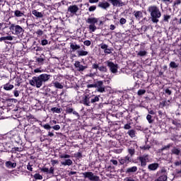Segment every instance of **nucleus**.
Here are the masks:
<instances>
[{
    "mask_svg": "<svg viewBox=\"0 0 181 181\" xmlns=\"http://www.w3.org/2000/svg\"><path fill=\"white\" fill-rule=\"evenodd\" d=\"M11 30H14V35H21L23 32V28L21 27L20 25H15L14 24H12L10 27Z\"/></svg>",
    "mask_w": 181,
    "mask_h": 181,
    "instance_id": "nucleus-5",
    "label": "nucleus"
},
{
    "mask_svg": "<svg viewBox=\"0 0 181 181\" xmlns=\"http://www.w3.org/2000/svg\"><path fill=\"white\" fill-rule=\"evenodd\" d=\"M178 64H176L175 62H171L170 63V67H171V69H176L178 67Z\"/></svg>",
    "mask_w": 181,
    "mask_h": 181,
    "instance_id": "nucleus-31",
    "label": "nucleus"
},
{
    "mask_svg": "<svg viewBox=\"0 0 181 181\" xmlns=\"http://www.w3.org/2000/svg\"><path fill=\"white\" fill-rule=\"evenodd\" d=\"M98 6L103 9H107V8H110V4L108 2H102L98 4Z\"/></svg>",
    "mask_w": 181,
    "mask_h": 181,
    "instance_id": "nucleus-18",
    "label": "nucleus"
},
{
    "mask_svg": "<svg viewBox=\"0 0 181 181\" xmlns=\"http://www.w3.org/2000/svg\"><path fill=\"white\" fill-rule=\"evenodd\" d=\"M110 30H115V25H110Z\"/></svg>",
    "mask_w": 181,
    "mask_h": 181,
    "instance_id": "nucleus-60",
    "label": "nucleus"
},
{
    "mask_svg": "<svg viewBox=\"0 0 181 181\" xmlns=\"http://www.w3.org/2000/svg\"><path fill=\"white\" fill-rule=\"evenodd\" d=\"M139 160L141 162V166H146V163L149 162V156L144 155L139 157Z\"/></svg>",
    "mask_w": 181,
    "mask_h": 181,
    "instance_id": "nucleus-8",
    "label": "nucleus"
},
{
    "mask_svg": "<svg viewBox=\"0 0 181 181\" xmlns=\"http://www.w3.org/2000/svg\"><path fill=\"white\" fill-rule=\"evenodd\" d=\"M96 87H97L96 83L87 85L88 88H96Z\"/></svg>",
    "mask_w": 181,
    "mask_h": 181,
    "instance_id": "nucleus-41",
    "label": "nucleus"
},
{
    "mask_svg": "<svg viewBox=\"0 0 181 181\" xmlns=\"http://www.w3.org/2000/svg\"><path fill=\"white\" fill-rule=\"evenodd\" d=\"M83 44L85 45V46H90L91 45V41L86 40L83 42Z\"/></svg>",
    "mask_w": 181,
    "mask_h": 181,
    "instance_id": "nucleus-47",
    "label": "nucleus"
},
{
    "mask_svg": "<svg viewBox=\"0 0 181 181\" xmlns=\"http://www.w3.org/2000/svg\"><path fill=\"white\" fill-rule=\"evenodd\" d=\"M51 163L53 166H54V165H57V163H59V160H51Z\"/></svg>",
    "mask_w": 181,
    "mask_h": 181,
    "instance_id": "nucleus-49",
    "label": "nucleus"
},
{
    "mask_svg": "<svg viewBox=\"0 0 181 181\" xmlns=\"http://www.w3.org/2000/svg\"><path fill=\"white\" fill-rule=\"evenodd\" d=\"M90 98H88V96H85V98L83 99V105H86L87 107H90Z\"/></svg>",
    "mask_w": 181,
    "mask_h": 181,
    "instance_id": "nucleus-22",
    "label": "nucleus"
},
{
    "mask_svg": "<svg viewBox=\"0 0 181 181\" xmlns=\"http://www.w3.org/2000/svg\"><path fill=\"white\" fill-rule=\"evenodd\" d=\"M169 19H170V16L164 15V16H163V21H164L165 22H168V21H169Z\"/></svg>",
    "mask_w": 181,
    "mask_h": 181,
    "instance_id": "nucleus-43",
    "label": "nucleus"
},
{
    "mask_svg": "<svg viewBox=\"0 0 181 181\" xmlns=\"http://www.w3.org/2000/svg\"><path fill=\"white\" fill-rule=\"evenodd\" d=\"M165 93L168 94V95H170V94H172V91L169 89H166Z\"/></svg>",
    "mask_w": 181,
    "mask_h": 181,
    "instance_id": "nucleus-58",
    "label": "nucleus"
},
{
    "mask_svg": "<svg viewBox=\"0 0 181 181\" xmlns=\"http://www.w3.org/2000/svg\"><path fill=\"white\" fill-rule=\"evenodd\" d=\"M104 53H105V54H111V53H112V52L111 51V49L107 48L104 50Z\"/></svg>",
    "mask_w": 181,
    "mask_h": 181,
    "instance_id": "nucleus-42",
    "label": "nucleus"
},
{
    "mask_svg": "<svg viewBox=\"0 0 181 181\" xmlns=\"http://www.w3.org/2000/svg\"><path fill=\"white\" fill-rule=\"evenodd\" d=\"M47 173L53 175V173H54V168L53 167H51L49 170L48 169Z\"/></svg>",
    "mask_w": 181,
    "mask_h": 181,
    "instance_id": "nucleus-44",
    "label": "nucleus"
},
{
    "mask_svg": "<svg viewBox=\"0 0 181 181\" xmlns=\"http://www.w3.org/2000/svg\"><path fill=\"white\" fill-rule=\"evenodd\" d=\"M146 119L148 121L149 124H151L152 122V116L151 115H148Z\"/></svg>",
    "mask_w": 181,
    "mask_h": 181,
    "instance_id": "nucleus-45",
    "label": "nucleus"
},
{
    "mask_svg": "<svg viewBox=\"0 0 181 181\" xmlns=\"http://www.w3.org/2000/svg\"><path fill=\"white\" fill-rule=\"evenodd\" d=\"M125 181H135V180H134L133 178L131 177H127L124 180Z\"/></svg>",
    "mask_w": 181,
    "mask_h": 181,
    "instance_id": "nucleus-62",
    "label": "nucleus"
},
{
    "mask_svg": "<svg viewBox=\"0 0 181 181\" xmlns=\"http://www.w3.org/2000/svg\"><path fill=\"white\" fill-rule=\"evenodd\" d=\"M52 128L54 129V131H59V129H60V125L57 124L55 126H53Z\"/></svg>",
    "mask_w": 181,
    "mask_h": 181,
    "instance_id": "nucleus-48",
    "label": "nucleus"
},
{
    "mask_svg": "<svg viewBox=\"0 0 181 181\" xmlns=\"http://www.w3.org/2000/svg\"><path fill=\"white\" fill-rule=\"evenodd\" d=\"M92 67H93V69H98L100 66H98V64H93L92 65Z\"/></svg>",
    "mask_w": 181,
    "mask_h": 181,
    "instance_id": "nucleus-59",
    "label": "nucleus"
},
{
    "mask_svg": "<svg viewBox=\"0 0 181 181\" xmlns=\"http://www.w3.org/2000/svg\"><path fill=\"white\" fill-rule=\"evenodd\" d=\"M161 173H163V175L158 178V181H167L168 174H166V170H165V169H163L161 170Z\"/></svg>",
    "mask_w": 181,
    "mask_h": 181,
    "instance_id": "nucleus-13",
    "label": "nucleus"
},
{
    "mask_svg": "<svg viewBox=\"0 0 181 181\" xmlns=\"http://www.w3.org/2000/svg\"><path fill=\"white\" fill-rule=\"evenodd\" d=\"M127 134L131 136V138H135V131L134 130H129Z\"/></svg>",
    "mask_w": 181,
    "mask_h": 181,
    "instance_id": "nucleus-33",
    "label": "nucleus"
},
{
    "mask_svg": "<svg viewBox=\"0 0 181 181\" xmlns=\"http://www.w3.org/2000/svg\"><path fill=\"white\" fill-rule=\"evenodd\" d=\"M41 170H42V172H45V173H48V172H49V168H42V169H41Z\"/></svg>",
    "mask_w": 181,
    "mask_h": 181,
    "instance_id": "nucleus-53",
    "label": "nucleus"
},
{
    "mask_svg": "<svg viewBox=\"0 0 181 181\" xmlns=\"http://www.w3.org/2000/svg\"><path fill=\"white\" fill-rule=\"evenodd\" d=\"M32 13L34 16H36V18H43V14L36 10H33Z\"/></svg>",
    "mask_w": 181,
    "mask_h": 181,
    "instance_id": "nucleus-19",
    "label": "nucleus"
},
{
    "mask_svg": "<svg viewBox=\"0 0 181 181\" xmlns=\"http://www.w3.org/2000/svg\"><path fill=\"white\" fill-rule=\"evenodd\" d=\"M172 153H173L174 155H180V149L174 147L172 150H171Z\"/></svg>",
    "mask_w": 181,
    "mask_h": 181,
    "instance_id": "nucleus-25",
    "label": "nucleus"
},
{
    "mask_svg": "<svg viewBox=\"0 0 181 181\" xmlns=\"http://www.w3.org/2000/svg\"><path fill=\"white\" fill-rule=\"evenodd\" d=\"M78 56H87L88 54V52L84 50L78 51Z\"/></svg>",
    "mask_w": 181,
    "mask_h": 181,
    "instance_id": "nucleus-28",
    "label": "nucleus"
},
{
    "mask_svg": "<svg viewBox=\"0 0 181 181\" xmlns=\"http://www.w3.org/2000/svg\"><path fill=\"white\" fill-rule=\"evenodd\" d=\"M6 40H13V37L12 36H6Z\"/></svg>",
    "mask_w": 181,
    "mask_h": 181,
    "instance_id": "nucleus-57",
    "label": "nucleus"
},
{
    "mask_svg": "<svg viewBox=\"0 0 181 181\" xmlns=\"http://www.w3.org/2000/svg\"><path fill=\"white\" fill-rule=\"evenodd\" d=\"M51 75L47 74H42L38 76H34L29 81V84L33 86V87H36L37 88H40L43 86V83H47L50 80Z\"/></svg>",
    "mask_w": 181,
    "mask_h": 181,
    "instance_id": "nucleus-1",
    "label": "nucleus"
},
{
    "mask_svg": "<svg viewBox=\"0 0 181 181\" xmlns=\"http://www.w3.org/2000/svg\"><path fill=\"white\" fill-rule=\"evenodd\" d=\"M63 110L62 108H59V107H52L51 109V111L52 112H55L56 114H60V112H62Z\"/></svg>",
    "mask_w": 181,
    "mask_h": 181,
    "instance_id": "nucleus-27",
    "label": "nucleus"
},
{
    "mask_svg": "<svg viewBox=\"0 0 181 181\" xmlns=\"http://www.w3.org/2000/svg\"><path fill=\"white\" fill-rule=\"evenodd\" d=\"M120 25H125L127 23V19L122 18L119 20Z\"/></svg>",
    "mask_w": 181,
    "mask_h": 181,
    "instance_id": "nucleus-37",
    "label": "nucleus"
},
{
    "mask_svg": "<svg viewBox=\"0 0 181 181\" xmlns=\"http://www.w3.org/2000/svg\"><path fill=\"white\" fill-rule=\"evenodd\" d=\"M128 153H129L130 156L132 157L134 155H135V149L134 148H129Z\"/></svg>",
    "mask_w": 181,
    "mask_h": 181,
    "instance_id": "nucleus-34",
    "label": "nucleus"
},
{
    "mask_svg": "<svg viewBox=\"0 0 181 181\" xmlns=\"http://www.w3.org/2000/svg\"><path fill=\"white\" fill-rule=\"evenodd\" d=\"M60 158L62 159H69V158H70V155L69 154L61 155Z\"/></svg>",
    "mask_w": 181,
    "mask_h": 181,
    "instance_id": "nucleus-40",
    "label": "nucleus"
},
{
    "mask_svg": "<svg viewBox=\"0 0 181 181\" xmlns=\"http://www.w3.org/2000/svg\"><path fill=\"white\" fill-rule=\"evenodd\" d=\"M70 47H71L72 52H76V50L80 49V48L81 47L80 45H76V42H74V43H71L70 44Z\"/></svg>",
    "mask_w": 181,
    "mask_h": 181,
    "instance_id": "nucleus-14",
    "label": "nucleus"
},
{
    "mask_svg": "<svg viewBox=\"0 0 181 181\" xmlns=\"http://www.w3.org/2000/svg\"><path fill=\"white\" fill-rule=\"evenodd\" d=\"M146 54H148V52L145 50H140L137 52V56L139 57H144V56H146Z\"/></svg>",
    "mask_w": 181,
    "mask_h": 181,
    "instance_id": "nucleus-24",
    "label": "nucleus"
},
{
    "mask_svg": "<svg viewBox=\"0 0 181 181\" xmlns=\"http://www.w3.org/2000/svg\"><path fill=\"white\" fill-rule=\"evenodd\" d=\"M107 66L110 67V71H112L113 74L117 73L118 65L114 64L113 62H107Z\"/></svg>",
    "mask_w": 181,
    "mask_h": 181,
    "instance_id": "nucleus-7",
    "label": "nucleus"
},
{
    "mask_svg": "<svg viewBox=\"0 0 181 181\" xmlns=\"http://www.w3.org/2000/svg\"><path fill=\"white\" fill-rule=\"evenodd\" d=\"M68 12H70L71 15H76L78 12V6L77 5H72L68 7Z\"/></svg>",
    "mask_w": 181,
    "mask_h": 181,
    "instance_id": "nucleus-10",
    "label": "nucleus"
},
{
    "mask_svg": "<svg viewBox=\"0 0 181 181\" xmlns=\"http://www.w3.org/2000/svg\"><path fill=\"white\" fill-rule=\"evenodd\" d=\"M6 168H16V163H12L11 161H7L6 163Z\"/></svg>",
    "mask_w": 181,
    "mask_h": 181,
    "instance_id": "nucleus-23",
    "label": "nucleus"
},
{
    "mask_svg": "<svg viewBox=\"0 0 181 181\" xmlns=\"http://www.w3.org/2000/svg\"><path fill=\"white\" fill-rule=\"evenodd\" d=\"M47 43H49V42L47 41V40H42L41 41V45L42 46H46V45H47Z\"/></svg>",
    "mask_w": 181,
    "mask_h": 181,
    "instance_id": "nucleus-46",
    "label": "nucleus"
},
{
    "mask_svg": "<svg viewBox=\"0 0 181 181\" xmlns=\"http://www.w3.org/2000/svg\"><path fill=\"white\" fill-rule=\"evenodd\" d=\"M83 176L85 179H88L90 181H100V177L95 175L93 172L83 173Z\"/></svg>",
    "mask_w": 181,
    "mask_h": 181,
    "instance_id": "nucleus-4",
    "label": "nucleus"
},
{
    "mask_svg": "<svg viewBox=\"0 0 181 181\" xmlns=\"http://www.w3.org/2000/svg\"><path fill=\"white\" fill-rule=\"evenodd\" d=\"M4 88L6 90V91H9L11 90H12L13 88V85L10 84V83H6L4 86Z\"/></svg>",
    "mask_w": 181,
    "mask_h": 181,
    "instance_id": "nucleus-21",
    "label": "nucleus"
},
{
    "mask_svg": "<svg viewBox=\"0 0 181 181\" xmlns=\"http://www.w3.org/2000/svg\"><path fill=\"white\" fill-rule=\"evenodd\" d=\"M138 170V167L137 166H133L131 168H129L126 170V173H134Z\"/></svg>",
    "mask_w": 181,
    "mask_h": 181,
    "instance_id": "nucleus-17",
    "label": "nucleus"
},
{
    "mask_svg": "<svg viewBox=\"0 0 181 181\" xmlns=\"http://www.w3.org/2000/svg\"><path fill=\"white\" fill-rule=\"evenodd\" d=\"M97 91L99 93H104L105 91V86H104V82L99 81L96 82Z\"/></svg>",
    "mask_w": 181,
    "mask_h": 181,
    "instance_id": "nucleus-6",
    "label": "nucleus"
},
{
    "mask_svg": "<svg viewBox=\"0 0 181 181\" xmlns=\"http://www.w3.org/2000/svg\"><path fill=\"white\" fill-rule=\"evenodd\" d=\"M146 93V90L141 89V90H139L137 92L138 95H144V94H145Z\"/></svg>",
    "mask_w": 181,
    "mask_h": 181,
    "instance_id": "nucleus-36",
    "label": "nucleus"
},
{
    "mask_svg": "<svg viewBox=\"0 0 181 181\" xmlns=\"http://www.w3.org/2000/svg\"><path fill=\"white\" fill-rule=\"evenodd\" d=\"M100 101V96H95L90 100V103L94 104V103H98Z\"/></svg>",
    "mask_w": 181,
    "mask_h": 181,
    "instance_id": "nucleus-29",
    "label": "nucleus"
},
{
    "mask_svg": "<svg viewBox=\"0 0 181 181\" xmlns=\"http://www.w3.org/2000/svg\"><path fill=\"white\" fill-rule=\"evenodd\" d=\"M42 127H43V128H45V129H50V128H52V127H50V125H49L47 124L43 125Z\"/></svg>",
    "mask_w": 181,
    "mask_h": 181,
    "instance_id": "nucleus-54",
    "label": "nucleus"
},
{
    "mask_svg": "<svg viewBox=\"0 0 181 181\" xmlns=\"http://www.w3.org/2000/svg\"><path fill=\"white\" fill-rule=\"evenodd\" d=\"M148 11L151 15V19L153 23H158L159 22V18L162 16V13L160 10L156 6H151L148 8Z\"/></svg>",
    "mask_w": 181,
    "mask_h": 181,
    "instance_id": "nucleus-2",
    "label": "nucleus"
},
{
    "mask_svg": "<svg viewBox=\"0 0 181 181\" xmlns=\"http://www.w3.org/2000/svg\"><path fill=\"white\" fill-rule=\"evenodd\" d=\"M37 35H38V36H42V35H43V31L42 30H38L36 32Z\"/></svg>",
    "mask_w": 181,
    "mask_h": 181,
    "instance_id": "nucleus-52",
    "label": "nucleus"
},
{
    "mask_svg": "<svg viewBox=\"0 0 181 181\" xmlns=\"http://www.w3.org/2000/svg\"><path fill=\"white\" fill-rule=\"evenodd\" d=\"M63 166H71L73 165V160L70 159H66L64 161L61 162Z\"/></svg>",
    "mask_w": 181,
    "mask_h": 181,
    "instance_id": "nucleus-15",
    "label": "nucleus"
},
{
    "mask_svg": "<svg viewBox=\"0 0 181 181\" xmlns=\"http://www.w3.org/2000/svg\"><path fill=\"white\" fill-rule=\"evenodd\" d=\"M158 168H159L158 163H152V164L148 165V169H149V170H156V169H158Z\"/></svg>",
    "mask_w": 181,
    "mask_h": 181,
    "instance_id": "nucleus-16",
    "label": "nucleus"
},
{
    "mask_svg": "<svg viewBox=\"0 0 181 181\" xmlns=\"http://www.w3.org/2000/svg\"><path fill=\"white\" fill-rule=\"evenodd\" d=\"M27 169H28V170H30V172H32L33 170V168H32V165H30V164H28L27 165Z\"/></svg>",
    "mask_w": 181,
    "mask_h": 181,
    "instance_id": "nucleus-55",
    "label": "nucleus"
},
{
    "mask_svg": "<svg viewBox=\"0 0 181 181\" xmlns=\"http://www.w3.org/2000/svg\"><path fill=\"white\" fill-rule=\"evenodd\" d=\"M110 162L114 165H118V161H117V160H111Z\"/></svg>",
    "mask_w": 181,
    "mask_h": 181,
    "instance_id": "nucleus-61",
    "label": "nucleus"
},
{
    "mask_svg": "<svg viewBox=\"0 0 181 181\" xmlns=\"http://www.w3.org/2000/svg\"><path fill=\"white\" fill-rule=\"evenodd\" d=\"M54 86L56 88H60V89L63 88V85H62V83L59 82H54Z\"/></svg>",
    "mask_w": 181,
    "mask_h": 181,
    "instance_id": "nucleus-30",
    "label": "nucleus"
},
{
    "mask_svg": "<svg viewBox=\"0 0 181 181\" xmlns=\"http://www.w3.org/2000/svg\"><path fill=\"white\" fill-rule=\"evenodd\" d=\"M66 112H67L68 114H71V112H73V108H71V107H67V108H66Z\"/></svg>",
    "mask_w": 181,
    "mask_h": 181,
    "instance_id": "nucleus-50",
    "label": "nucleus"
},
{
    "mask_svg": "<svg viewBox=\"0 0 181 181\" xmlns=\"http://www.w3.org/2000/svg\"><path fill=\"white\" fill-rule=\"evenodd\" d=\"M74 115H76L78 119H80V115L78 114V112H76V111H73L72 112Z\"/></svg>",
    "mask_w": 181,
    "mask_h": 181,
    "instance_id": "nucleus-51",
    "label": "nucleus"
},
{
    "mask_svg": "<svg viewBox=\"0 0 181 181\" xmlns=\"http://www.w3.org/2000/svg\"><path fill=\"white\" fill-rule=\"evenodd\" d=\"M124 129H131V125L127 124L124 127Z\"/></svg>",
    "mask_w": 181,
    "mask_h": 181,
    "instance_id": "nucleus-56",
    "label": "nucleus"
},
{
    "mask_svg": "<svg viewBox=\"0 0 181 181\" xmlns=\"http://www.w3.org/2000/svg\"><path fill=\"white\" fill-rule=\"evenodd\" d=\"M100 49L105 50L108 47V45L106 44H100Z\"/></svg>",
    "mask_w": 181,
    "mask_h": 181,
    "instance_id": "nucleus-39",
    "label": "nucleus"
},
{
    "mask_svg": "<svg viewBox=\"0 0 181 181\" xmlns=\"http://www.w3.org/2000/svg\"><path fill=\"white\" fill-rule=\"evenodd\" d=\"M74 66L78 71H84L87 69V66H83L78 61L74 63Z\"/></svg>",
    "mask_w": 181,
    "mask_h": 181,
    "instance_id": "nucleus-9",
    "label": "nucleus"
},
{
    "mask_svg": "<svg viewBox=\"0 0 181 181\" xmlns=\"http://www.w3.org/2000/svg\"><path fill=\"white\" fill-rule=\"evenodd\" d=\"M180 4H181V1H180V0H177V1L175 2L174 5H180Z\"/></svg>",
    "mask_w": 181,
    "mask_h": 181,
    "instance_id": "nucleus-64",
    "label": "nucleus"
},
{
    "mask_svg": "<svg viewBox=\"0 0 181 181\" xmlns=\"http://www.w3.org/2000/svg\"><path fill=\"white\" fill-rule=\"evenodd\" d=\"M134 16H135L136 19H138L139 21V19H141V18H142V12L141 11H134Z\"/></svg>",
    "mask_w": 181,
    "mask_h": 181,
    "instance_id": "nucleus-26",
    "label": "nucleus"
},
{
    "mask_svg": "<svg viewBox=\"0 0 181 181\" xmlns=\"http://www.w3.org/2000/svg\"><path fill=\"white\" fill-rule=\"evenodd\" d=\"M86 23L89 25L88 29L90 33H93L97 30V23L100 22V18H97L95 17H89L86 21Z\"/></svg>",
    "mask_w": 181,
    "mask_h": 181,
    "instance_id": "nucleus-3",
    "label": "nucleus"
},
{
    "mask_svg": "<svg viewBox=\"0 0 181 181\" xmlns=\"http://www.w3.org/2000/svg\"><path fill=\"white\" fill-rule=\"evenodd\" d=\"M15 97H19V92L18 90H14Z\"/></svg>",
    "mask_w": 181,
    "mask_h": 181,
    "instance_id": "nucleus-63",
    "label": "nucleus"
},
{
    "mask_svg": "<svg viewBox=\"0 0 181 181\" xmlns=\"http://www.w3.org/2000/svg\"><path fill=\"white\" fill-rule=\"evenodd\" d=\"M113 6H124L125 4L121 0H107Z\"/></svg>",
    "mask_w": 181,
    "mask_h": 181,
    "instance_id": "nucleus-12",
    "label": "nucleus"
},
{
    "mask_svg": "<svg viewBox=\"0 0 181 181\" xmlns=\"http://www.w3.org/2000/svg\"><path fill=\"white\" fill-rule=\"evenodd\" d=\"M34 178L36 179V180H42V179H43V176L40 175L39 173H37L34 175Z\"/></svg>",
    "mask_w": 181,
    "mask_h": 181,
    "instance_id": "nucleus-32",
    "label": "nucleus"
},
{
    "mask_svg": "<svg viewBox=\"0 0 181 181\" xmlns=\"http://www.w3.org/2000/svg\"><path fill=\"white\" fill-rule=\"evenodd\" d=\"M132 159L129 156H127L124 158L119 159L120 165H128V163H131Z\"/></svg>",
    "mask_w": 181,
    "mask_h": 181,
    "instance_id": "nucleus-11",
    "label": "nucleus"
},
{
    "mask_svg": "<svg viewBox=\"0 0 181 181\" xmlns=\"http://www.w3.org/2000/svg\"><path fill=\"white\" fill-rule=\"evenodd\" d=\"M95 9H97V6H92L89 7L88 11H89V12H94V11H95Z\"/></svg>",
    "mask_w": 181,
    "mask_h": 181,
    "instance_id": "nucleus-38",
    "label": "nucleus"
},
{
    "mask_svg": "<svg viewBox=\"0 0 181 181\" xmlns=\"http://www.w3.org/2000/svg\"><path fill=\"white\" fill-rule=\"evenodd\" d=\"M14 15H15V16H16V18H22V16H25V14L19 10L15 11Z\"/></svg>",
    "mask_w": 181,
    "mask_h": 181,
    "instance_id": "nucleus-20",
    "label": "nucleus"
},
{
    "mask_svg": "<svg viewBox=\"0 0 181 181\" xmlns=\"http://www.w3.org/2000/svg\"><path fill=\"white\" fill-rule=\"evenodd\" d=\"M98 70H100V71H102L103 73H106L107 71V67L102 66H99L98 67Z\"/></svg>",
    "mask_w": 181,
    "mask_h": 181,
    "instance_id": "nucleus-35",
    "label": "nucleus"
}]
</instances>
